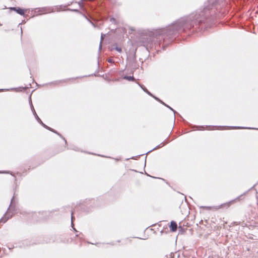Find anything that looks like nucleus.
<instances>
[{"mask_svg": "<svg viewBox=\"0 0 258 258\" xmlns=\"http://www.w3.org/2000/svg\"><path fill=\"white\" fill-rule=\"evenodd\" d=\"M75 79H76V78H70V79H68L67 80H66V81L65 82L73 81Z\"/></svg>", "mask_w": 258, "mask_h": 258, "instance_id": "obj_4", "label": "nucleus"}, {"mask_svg": "<svg viewBox=\"0 0 258 258\" xmlns=\"http://www.w3.org/2000/svg\"><path fill=\"white\" fill-rule=\"evenodd\" d=\"M73 212L72 213V220H73Z\"/></svg>", "mask_w": 258, "mask_h": 258, "instance_id": "obj_7", "label": "nucleus"}, {"mask_svg": "<svg viewBox=\"0 0 258 258\" xmlns=\"http://www.w3.org/2000/svg\"><path fill=\"white\" fill-rule=\"evenodd\" d=\"M169 228L170 231L172 232H175L177 230V225L175 221H172L170 222V224L169 225Z\"/></svg>", "mask_w": 258, "mask_h": 258, "instance_id": "obj_2", "label": "nucleus"}, {"mask_svg": "<svg viewBox=\"0 0 258 258\" xmlns=\"http://www.w3.org/2000/svg\"><path fill=\"white\" fill-rule=\"evenodd\" d=\"M116 50H117L118 51H119L120 52L121 51V49L120 48L116 47Z\"/></svg>", "mask_w": 258, "mask_h": 258, "instance_id": "obj_5", "label": "nucleus"}, {"mask_svg": "<svg viewBox=\"0 0 258 258\" xmlns=\"http://www.w3.org/2000/svg\"><path fill=\"white\" fill-rule=\"evenodd\" d=\"M10 9H11V10L16 11L17 13H18L19 14H20L21 15H24L25 12H26V10H25L24 9H22L20 8L13 7V8H10Z\"/></svg>", "mask_w": 258, "mask_h": 258, "instance_id": "obj_1", "label": "nucleus"}, {"mask_svg": "<svg viewBox=\"0 0 258 258\" xmlns=\"http://www.w3.org/2000/svg\"><path fill=\"white\" fill-rule=\"evenodd\" d=\"M108 61L109 62L111 63V62H112V59H109L108 60Z\"/></svg>", "mask_w": 258, "mask_h": 258, "instance_id": "obj_6", "label": "nucleus"}, {"mask_svg": "<svg viewBox=\"0 0 258 258\" xmlns=\"http://www.w3.org/2000/svg\"><path fill=\"white\" fill-rule=\"evenodd\" d=\"M123 79L130 81H134L135 80L134 76H124Z\"/></svg>", "mask_w": 258, "mask_h": 258, "instance_id": "obj_3", "label": "nucleus"}]
</instances>
